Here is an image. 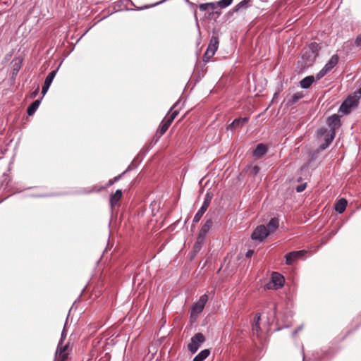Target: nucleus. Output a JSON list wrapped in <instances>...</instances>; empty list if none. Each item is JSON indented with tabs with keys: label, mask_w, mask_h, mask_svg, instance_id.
<instances>
[{
	"label": "nucleus",
	"mask_w": 361,
	"mask_h": 361,
	"mask_svg": "<svg viewBox=\"0 0 361 361\" xmlns=\"http://www.w3.org/2000/svg\"><path fill=\"white\" fill-rule=\"evenodd\" d=\"M351 332H352V331H351V330L348 331L347 332V334H345V336H348V334H350Z\"/></svg>",
	"instance_id": "nucleus-52"
},
{
	"label": "nucleus",
	"mask_w": 361,
	"mask_h": 361,
	"mask_svg": "<svg viewBox=\"0 0 361 361\" xmlns=\"http://www.w3.org/2000/svg\"><path fill=\"white\" fill-rule=\"evenodd\" d=\"M121 175H120V176H118L115 177V178H114V181L118 180L121 178Z\"/></svg>",
	"instance_id": "nucleus-48"
},
{
	"label": "nucleus",
	"mask_w": 361,
	"mask_h": 361,
	"mask_svg": "<svg viewBox=\"0 0 361 361\" xmlns=\"http://www.w3.org/2000/svg\"><path fill=\"white\" fill-rule=\"evenodd\" d=\"M264 314H267V319L269 322H274L278 321L276 304L274 302H269L264 307L263 310Z\"/></svg>",
	"instance_id": "nucleus-12"
},
{
	"label": "nucleus",
	"mask_w": 361,
	"mask_h": 361,
	"mask_svg": "<svg viewBox=\"0 0 361 361\" xmlns=\"http://www.w3.org/2000/svg\"><path fill=\"white\" fill-rule=\"evenodd\" d=\"M293 315V312L290 310L286 311L284 312V321L286 322H288V319L291 318Z\"/></svg>",
	"instance_id": "nucleus-35"
},
{
	"label": "nucleus",
	"mask_w": 361,
	"mask_h": 361,
	"mask_svg": "<svg viewBox=\"0 0 361 361\" xmlns=\"http://www.w3.org/2000/svg\"><path fill=\"white\" fill-rule=\"evenodd\" d=\"M314 81V77L313 75L307 76L300 81V86L304 89L309 88Z\"/></svg>",
	"instance_id": "nucleus-25"
},
{
	"label": "nucleus",
	"mask_w": 361,
	"mask_h": 361,
	"mask_svg": "<svg viewBox=\"0 0 361 361\" xmlns=\"http://www.w3.org/2000/svg\"><path fill=\"white\" fill-rule=\"evenodd\" d=\"M271 280L275 290L281 288L285 284L284 276L279 272L274 271L271 274Z\"/></svg>",
	"instance_id": "nucleus-15"
},
{
	"label": "nucleus",
	"mask_w": 361,
	"mask_h": 361,
	"mask_svg": "<svg viewBox=\"0 0 361 361\" xmlns=\"http://www.w3.org/2000/svg\"><path fill=\"white\" fill-rule=\"evenodd\" d=\"M259 171V167L257 166H255L254 167H252V173L255 175L257 174Z\"/></svg>",
	"instance_id": "nucleus-43"
},
{
	"label": "nucleus",
	"mask_w": 361,
	"mask_h": 361,
	"mask_svg": "<svg viewBox=\"0 0 361 361\" xmlns=\"http://www.w3.org/2000/svg\"><path fill=\"white\" fill-rule=\"evenodd\" d=\"M334 355L331 348L320 349L312 353V357L305 360V353L302 351V361H328Z\"/></svg>",
	"instance_id": "nucleus-1"
},
{
	"label": "nucleus",
	"mask_w": 361,
	"mask_h": 361,
	"mask_svg": "<svg viewBox=\"0 0 361 361\" xmlns=\"http://www.w3.org/2000/svg\"><path fill=\"white\" fill-rule=\"evenodd\" d=\"M360 96L358 92L353 96H349L340 106L339 112L345 114L349 113L352 107L357 106V100Z\"/></svg>",
	"instance_id": "nucleus-7"
},
{
	"label": "nucleus",
	"mask_w": 361,
	"mask_h": 361,
	"mask_svg": "<svg viewBox=\"0 0 361 361\" xmlns=\"http://www.w3.org/2000/svg\"><path fill=\"white\" fill-rule=\"evenodd\" d=\"M347 206V200L344 198L340 199L338 201L336 202L335 204V209L338 213L341 214L343 213Z\"/></svg>",
	"instance_id": "nucleus-23"
},
{
	"label": "nucleus",
	"mask_w": 361,
	"mask_h": 361,
	"mask_svg": "<svg viewBox=\"0 0 361 361\" xmlns=\"http://www.w3.org/2000/svg\"><path fill=\"white\" fill-rule=\"evenodd\" d=\"M102 257H101L100 259H99V260H97V263H98V262H99V261H101V259H102Z\"/></svg>",
	"instance_id": "nucleus-57"
},
{
	"label": "nucleus",
	"mask_w": 361,
	"mask_h": 361,
	"mask_svg": "<svg viewBox=\"0 0 361 361\" xmlns=\"http://www.w3.org/2000/svg\"><path fill=\"white\" fill-rule=\"evenodd\" d=\"M68 348V343L66 345H59V343H58L55 353V357H59L58 361H64L68 357V354L66 353Z\"/></svg>",
	"instance_id": "nucleus-17"
},
{
	"label": "nucleus",
	"mask_w": 361,
	"mask_h": 361,
	"mask_svg": "<svg viewBox=\"0 0 361 361\" xmlns=\"http://www.w3.org/2000/svg\"><path fill=\"white\" fill-rule=\"evenodd\" d=\"M174 119L173 117H171L170 115H167L163 121H164L166 123H168L169 126L171 124Z\"/></svg>",
	"instance_id": "nucleus-38"
},
{
	"label": "nucleus",
	"mask_w": 361,
	"mask_h": 361,
	"mask_svg": "<svg viewBox=\"0 0 361 361\" xmlns=\"http://www.w3.org/2000/svg\"><path fill=\"white\" fill-rule=\"evenodd\" d=\"M248 121L247 118H235L231 124L228 127V129L233 130V128L243 126Z\"/></svg>",
	"instance_id": "nucleus-22"
},
{
	"label": "nucleus",
	"mask_w": 361,
	"mask_h": 361,
	"mask_svg": "<svg viewBox=\"0 0 361 361\" xmlns=\"http://www.w3.org/2000/svg\"><path fill=\"white\" fill-rule=\"evenodd\" d=\"M319 45L316 42H312L310 44L309 48L302 54V59L305 61L307 66H310L316 59L318 56Z\"/></svg>",
	"instance_id": "nucleus-4"
},
{
	"label": "nucleus",
	"mask_w": 361,
	"mask_h": 361,
	"mask_svg": "<svg viewBox=\"0 0 361 361\" xmlns=\"http://www.w3.org/2000/svg\"><path fill=\"white\" fill-rule=\"evenodd\" d=\"M355 43L358 47H361V35L357 37Z\"/></svg>",
	"instance_id": "nucleus-45"
},
{
	"label": "nucleus",
	"mask_w": 361,
	"mask_h": 361,
	"mask_svg": "<svg viewBox=\"0 0 361 361\" xmlns=\"http://www.w3.org/2000/svg\"><path fill=\"white\" fill-rule=\"evenodd\" d=\"M359 326H360V325L356 326V327H355L354 329L351 330V331H352V332H353V331H355L357 329H358Z\"/></svg>",
	"instance_id": "nucleus-50"
},
{
	"label": "nucleus",
	"mask_w": 361,
	"mask_h": 361,
	"mask_svg": "<svg viewBox=\"0 0 361 361\" xmlns=\"http://www.w3.org/2000/svg\"><path fill=\"white\" fill-rule=\"evenodd\" d=\"M301 329H302V326H299L297 329L294 330L292 332L293 336H295L298 333V331H300Z\"/></svg>",
	"instance_id": "nucleus-46"
},
{
	"label": "nucleus",
	"mask_w": 361,
	"mask_h": 361,
	"mask_svg": "<svg viewBox=\"0 0 361 361\" xmlns=\"http://www.w3.org/2000/svg\"><path fill=\"white\" fill-rule=\"evenodd\" d=\"M209 228L210 227H201V229L197 238V240L195 242H199L200 244L203 245L205 236L207 233L209 232Z\"/></svg>",
	"instance_id": "nucleus-24"
},
{
	"label": "nucleus",
	"mask_w": 361,
	"mask_h": 361,
	"mask_svg": "<svg viewBox=\"0 0 361 361\" xmlns=\"http://www.w3.org/2000/svg\"><path fill=\"white\" fill-rule=\"evenodd\" d=\"M111 233V230H109V237L110 236Z\"/></svg>",
	"instance_id": "nucleus-56"
},
{
	"label": "nucleus",
	"mask_w": 361,
	"mask_h": 361,
	"mask_svg": "<svg viewBox=\"0 0 361 361\" xmlns=\"http://www.w3.org/2000/svg\"><path fill=\"white\" fill-rule=\"evenodd\" d=\"M279 227H255L251 234V239L259 243L267 238L271 233L275 232Z\"/></svg>",
	"instance_id": "nucleus-2"
},
{
	"label": "nucleus",
	"mask_w": 361,
	"mask_h": 361,
	"mask_svg": "<svg viewBox=\"0 0 361 361\" xmlns=\"http://www.w3.org/2000/svg\"><path fill=\"white\" fill-rule=\"evenodd\" d=\"M66 324H65L63 329L61 333V337H60L59 341L58 343H59V345H62L63 343V341L66 339V336H67V330L66 329Z\"/></svg>",
	"instance_id": "nucleus-31"
},
{
	"label": "nucleus",
	"mask_w": 361,
	"mask_h": 361,
	"mask_svg": "<svg viewBox=\"0 0 361 361\" xmlns=\"http://www.w3.org/2000/svg\"><path fill=\"white\" fill-rule=\"evenodd\" d=\"M326 133H327V130L326 129H324V128H322L318 132L319 135L320 137H323V136L324 137L325 143L321 145V146H320V148L322 149H326L330 145V143L332 142V140L334 138V135H335V132L334 131L329 130L328 134L325 135Z\"/></svg>",
	"instance_id": "nucleus-14"
},
{
	"label": "nucleus",
	"mask_w": 361,
	"mask_h": 361,
	"mask_svg": "<svg viewBox=\"0 0 361 361\" xmlns=\"http://www.w3.org/2000/svg\"><path fill=\"white\" fill-rule=\"evenodd\" d=\"M176 104H175L170 109V116L171 117H173V119H175V118L177 116V115L178 114V111L177 110H174L173 111V109L176 106Z\"/></svg>",
	"instance_id": "nucleus-36"
},
{
	"label": "nucleus",
	"mask_w": 361,
	"mask_h": 361,
	"mask_svg": "<svg viewBox=\"0 0 361 361\" xmlns=\"http://www.w3.org/2000/svg\"><path fill=\"white\" fill-rule=\"evenodd\" d=\"M85 290V288H84L82 290V291H81L80 294L79 295V296L78 297V298L75 300V302H74V303L73 304V306L71 307V309H72V308L73 307L74 305H75L77 302L80 301V298H81V296H82V293H84ZM71 310H70V311H71Z\"/></svg>",
	"instance_id": "nucleus-42"
},
{
	"label": "nucleus",
	"mask_w": 361,
	"mask_h": 361,
	"mask_svg": "<svg viewBox=\"0 0 361 361\" xmlns=\"http://www.w3.org/2000/svg\"><path fill=\"white\" fill-rule=\"evenodd\" d=\"M56 72H57V69L52 71L51 72H50L48 74V75L45 78L44 83L42 88V97H44L46 94V93L47 92L54 77L56 76Z\"/></svg>",
	"instance_id": "nucleus-16"
},
{
	"label": "nucleus",
	"mask_w": 361,
	"mask_h": 361,
	"mask_svg": "<svg viewBox=\"0 0 361 361\" xmlns=\"http://www.w3.org/2000/svg\"><path fill=\"white\" fill-rule=\"evenodd\" d=\"M242 256H243V255H242V254H239V255H238V259H241V257H242Z\"/></svg>",
	"instance_id": "nucleus-49"
},
{
	"label": "nucleus",
	"mask_w": 361,
	"mask_h": 361,
	"mask_svg": "<svg viewBox=\"0 0 361 361\" xmlns=\"http://www.w3.org/2000/svg\"><path fill=\"white\" fill-rule=\"evenodd\" d=\"M41 100L37 99L35 102H33L27 108V113L29 116H32L35 114V112L38 109L39 104H40Z\"/></svg>",
	"instance_id": "nucleus-27"
},
{
	"label": "nucleus",
	"mask_w": 361,
	"mask_h": 361,
	"mask_svg": "<svg viewBox=\"0 0 361 361\" xmlns=\"http://www.w3.org/2000/svg\"><path fill=\"white\" fill-rule=\"evenodd\" d=\"M207 300H208L207 294L205 293V294L202 295L200 297L199 300L192 305L190 317H192L194 314L197 315V314H200L203 311Z\"/></svg>",
	"instance_id": "nucleus-8"
},
{
	"label": "nucleus",
	"mask_w": 361,
	"mask_h": 361,
	"mask_svg": "<svg viewBox=\"0 0 361 361\" xmlns=\"http://www.w3.org/2000/svg\"><path fill=\"white\" fill-rule=\"evenodd\" d=\"M102 257H101L100 259H99V260H97V263H98V262H99V261H101V259H102Z\"/></svg>",
	"instance_id": "nucleus-58"
},
{
	"label": "nucleus",
	"mask_w": 361,
	"mask_h": 361,
	"mask_svg": "<svg viewBox=\"0 0 361 361\" xmlns=\"http://www.w3.org/2000/svg\"><path fill=\"white\" fill-rule=\"evenodd\" d=\"M219 47V39L218 37L213 36L209 42V44L207 49V51L204 55V61H207L210 58H212L216 51L217 50Z\"/></svg>",
	"instance_id": "nucleus-11"
},
{
	"label": "nucleus",
	"mask_w": 361,
	"mask_h": 361,
	"mask_svg": "<svg viewBox=\"0 0 361 361\" xmlns=\"http://www.w3.org/2000/svg\"><path fill=\"white\" fill-rule=\"evenodd\" d=\"M233 2V0H221L217 4L221 8H226L231 5Z\"/></svg>",
	"instance_id": "nucleus-32"
},
{
	"label": "nucleus",
	"mask_w": 361,
	"mask_h": 361,
	"mask_svg": "<svg viewBox=\"0 0 361 361\" xmlns=\"http://www.w3.org/2000/svg\"><path fill=\"white\" fill-rule=\"evenodd\" d=\"M260 319V314H257L255 317V326L257 329L259 328V321Z\"/></svg>",
	"instance_id": "nucleus-39"
},
{
	"label": "nucleus",
	"mask_w": 361,
	"mask_h": 361,
	"mask_svg": "<svg viewBox=\"0 0 361 361\" xmlns=\"http://www.w3.org/2000/svg\"><path fill=\"white\" fill-rule=\"evenodd\" d=\"M207 264V260H206L205 262L204 263V264L202 266V269L206 266Z\"/></svg>",
	"instance_id": "nucleus-51"
},
{
	"label": "nucleus",
	"mask_w": 361,
	"mask_h": 361,
	"mask_svg": "<svg viewBox=\"0 0 361 361\" xmlns=\"http://www.w3.org/2000/svg\"><path fill=\"white\" fill-rule=\"evenodd\" d=\"M248 1H249V0H243L242 2H240L239 4H238L235 6L236 9H238V8L245 5Z\"/></svg>",
	"instance_id": "nucleus-44"
},
{
	"label": "nucleus",
	"mask_w": 361,
	"mask_h": 361,
	"mask_svg": "<svg viewBox=\"0 0 361 361\" xmlns=\"http://www.w3.org/2000/svg\"><path fill=\"white\" fill-rule=\"evenodd\" d=\"M253 254H254L253 250H247L245 253V258H247V259L250 258Z\"/></svg>",
	"instance_id": "nucleus-41"
},
{
	"label": "nucleus",
	"mask_w": 361,
	"mask_h": 361,
	"mask_svg": "<svg viewBox=\"0 0 361 361\" xmlns=\"http://www.w3.org/2000/svg\"><path fill=\"white\" fill-rule=\"evenodd\" d=\"M210 353L211 351L209 349H204L194 357L192 361H204L209 357Z\"/></svg>",
	"instance_id": "nucleus-21"
},
{
	"label": "nucleus",
	"mask_w": 361,
	"mask_h": 361,
	"mask_svg": "<svg viewBox=\"0 0 361 361\" xmlns=\"http://www.w3.org/2000/svg\"><path fill=\"white\" fill-rule=\"evenodd\" d=\"M199 8L202 11H204L209 8L214 10L216 8V4L214 3L202 4L200 5Z\"/></svg>",
	"instance_id": "nucleus-29"
},
{
	"label": "nucleus",
	"mask_w": 361,
	"mask_h": 361,
	"mask_svg": "<svg viewBox=\"0 0 361 361\" xmlns=\"http://www.w3.org/2000/svg\"><path fill=\"white\" fill-rule=\"evenodd\" d=\"M322 228L323 227H319L318 228V230L317 231V232L320 233L321 236H320L319 239L318 240V241H319L320 243L317 246V248L314 250V252H316L320 247L324 245L330 238H331L334 235H335L338 233L339 227L334 228L328 227L325 231L322 232Z\"/></svg>",
	"instance_id": "nucleus-3"
},
{
	"label": "nucleus",
	"mask_w": 361,
	"mask_h": 361,
	"mask_svg": "<svg viewBox=\"0 0 361 361\" xmlns=\"http://www.w3.org/2000/svg\"><path fill=\"white\" fill-rule=\"evenodd\" d=\"M307 251L304 250L289 252L285 255L286 264L292 265L294 262L300 259H304L307 254Z\"/></svg>",
	"instance_id": "nucleus-9"
},
{
	"label": "nucleus",
	"mask_w": 361,
	"mask_h": 361,
	"mask_svg": "<svg viewBox=\"0 0 361 361\" xmlns=\"http://www.w3.org/2000/svg\"><path fill=\"white\" fill-rule=\"evenodd\" d=\"M211 200H212V196L209 193H207L205 195V197H204V202H203L201 208L199 209V211L196 213V214L194 216L193 221L195 223H197L199 221V220L201 219V217L202 216L204 213L207 209Z\"/></svg>",
	"instance_id": "nucleus-13"
},
{
	"label": "nucleus",
	"mask_w": 361,
	"mask_h": 361,
	"mask_svg": "<svg viewBox=\"0 0 361 361\" xmlns=\"http://www.w3.org/2000/svg\"><path fill=\"white\" fill-rule=\"evenodd\" d=\"M38 91H39V88L37 87L36 89V90L32 93V97H35L37 94Z\"/></svg>",
	"instance_id": "nucleus-47"
},
{
	"label": "nucleus",
	"mask_w": 361,
	"mask_h": 361,
	"mask_svg": "<svg viewBox=\"0 0 361 361\" xmlns=\"http://www.w3.org/2000/svg\"><path fill=\"white\" fill-rule=\"evenodd\" d=\"M169 126H170L168 123H166L164 121H162L159 128L158 129V133H159L160 135H164Z\"/></svg>",
	"instance_id": "nucleus-30"
},
{
	"label": "nucleus",
	"mask_w": 361,
	"mask_h": 361,
	"mask_svg": "<svg viewBox=\"0 0 361 361\" xmlns=\"http://www.w3.org/2000/svg\"><path fill=\"white\" fill-rule=\"evenodd\" d=\"M161 208V202L153 201L150 204V209L152 214V218L149 221V224L152 225L164 224V219L162 214H159Z\"/></svg>",
	"instance_id": "nucleus-5"
},
{
	"label": "nucleus",
	"mask_w": 361,
	"mask_h": 361,
	"mask_svg": "<svg viewBox=\"0 0 361 361\" xmlns=\"http://www.w3.org/2000/svg\"><path fill=\"white\" fill-rule=\"evenodd\" d=\"M176 104H175L170 109V116L171 117H173V119H175V118L177 116V115L178 114V111L177 110H174L173 111V109L176 106Z\"/></svg>",
	"instance_id": "nucleus-37"
},
{
	"label": "nucleus",
	"mask_w": 361,
	"mask_h": 361,
	"mask_svg": "<svg viewBox=\"0 0 361 361\" xmlns=\"http://www.w3.org/2000/svg\"><path fill=\"white\" fill-rule=\"evenodd\" d=\"M302 93H295L291 96V97L288 101V104L292 105L296 103L302 97Z\"/></svg>",
	"instance_id": "nucleus-28"
},
{
	"label": "nucleus",
	"mask_w": 361,
	"mask_h": 361,
	"mask_svg": "<svg viewBox=\"0 0 361 361\" xmlns=\"http://www.w3.org/2000/svg\"><path fill=\"white\" fill-rule=\"evenodd\" d=\"M328 125L330 128L329 130H333L335 132V130L340 126V118L339 116L336 114H334L329 117L327 120Z\"/></svg>",
	"instance_id": "nucleus-18"
},
{
	"label": "nucleus",
	"mask_w": 361,
	"mask_h": 361,
	"mask_svg": "<svg viewBox=\"0 0 361 361\" xmlns=\"http://www.w3.org/2000/svg\"><path fill=\"white\" fill-rule=\"evenodd\" d=\"M111 247H112V245L110 247V243H109V240L108 243H107V245H106V247L105 250L103 251L102 257H106V258H108L107 255L109 253V251L111 250Z\"/></svg>",
	"instance_id": "nucleus-34"
},
{
	"label": "nucleus",
	"mask_w": 361,
	"mask_h": 361,
	"mask_svg": "<svg viewBox=\"0 0 361 361\" xmlns=\"http://www.w3.org/2000/svg\"><path fill=\"white\" fill-rule=\"evenodd\" d=\"M338 62V56L333 55L324 67L317 74V80L323 78L328 72H329Z\"/></svg>",
	"instance_id": "nucleus-10"
},
{
	"label": "nucleus",
	"mask_w": 361,
	"mask_h": 361,
	"mask_svg": "<svg viewBox=\"0 0 361 361\" xmlns=\"http://www.w3.org/2000/svg\"><path fill=\"white\" fill-rule=\"evenodd\" d=\"M305 187L306 184H301L296 188V190L298 192H301L305 189Z\"/></svg>",
	"instance_id": "nucleus-40"
},
{
	"label": "nucleus",
	"mask_w": 361,
	"mask_h": 361,
	"mask_svg": "<svg viewBox=\"0 0 361 361\" xmlns=\"http://www.w3.org/2000/svg\"><path fill=\"white\" fill-rule=\"evenodd\" d=\"M358 93L360 95H361V88L358 90Z\"/></svg>",
	"instance_id": "nucleus-54"
},
{
	"label": "nucleus",
	"mask_w": 361,
	"mask_h": 361,
	"mask_svg": "<svg viewBox=\"0 0 361 361\" xmlns=\"http://www.w3.org/2000/svg\"><path fill=\"white\" fill-rule=\"evenodd\" d=\"M267 152V147L262 144H259L254 151V155L256 157H262Z\"/></svg>",
	"instance_id": "nucleus-26"
},
{
	"label": "nucleus",
	"mask_w": 361,
	"mask_h": 361,
	"mask_svg": "<svg viewBox=\"0 0 361 361\" xmlns=\"http://www.w3.org/2000/svg\"><path fill=\"white\" fill-rule=\"evenodd\" d=\"M122 196L121 190H117L114 194H113L110 197V204L111 208H114L118 201L121 200Z\"/></svg>",
	"instance_id": "nucleus-20"
},
{
	"label": "nucleus",
	"mask_w": 361,
	"mask_h": 361,
	"mask_svg": "<svg viewBox=\"0 0 361 361\" xmlns=\"http://www.w3.org/2000/svg\"><path fill=\"white\" fill-rule=\"evenodd\" d=\"M203 245L200 244L199 242H195L192 250L189 252V259L190 261H192L195 257L197 256V253L202 249Z\"/></svg>",
	"instance_id": "nucleus-19"
},
{
	"label": "nucleus",
	"mask_w": 361,
	"mask_h": 361,
	"mask_svg": "<svg viewBox=\"0 0 361 361\" xmlns=\"http://www.w3.org/2000/svg\"><path fill=\"white\" fill-rule=\"evenodd\" d=\"M114 182V180H109V185L112 184Z\"/></svg>",
	"instance_id": "nucleus-53"
},
{
	"label": "nucleus",
	"mask_w": 361,
	"mask_h": 361,
	"mask_svg": "<svg viewBox=\"0 0 361 361\" xmlns=\"http://www.w3.org/2000/svg\"><path fill=\"white\" fill-rule=\"evenodd\" d=\"M266 288H267V289H269V288H270V287L269 286V284H267V285H266Z\"/></svg>",
	"instance_id": "nucleus-55"
},
{
	"label": "nucleus",
	"mask_w": 361,
	"mask_h": 361,
	"mask_svg": "<svg viewBox=\"0 0 361 361\" xmlns=\"http://www.w3.org/2000/svg\"><path fill=\"white\" fill-rule=\"evenodd\" d=\"M279 219L276 217L271 218L267 226H279Z\"/></svg>",
	"instance_id": "nucleus-33"
},
{
	"label": "nucleus",
	"mask_w": 361,
	"mask_h": 361,
	"mask_svg": "<svg viewBox=\"0 0 361 361\" xmlns=\"http://www.w3.org/2000/svg\"><path fill=\"white\" fill-rule=\"evenodd\" d=\"M206 341V338L202 333L199 332L195 334L190 338V342L188 344V350L191 354H195L199 350L202 343Z\"/></svg>",
	"instance_id": "nucleus-6"
}]
</instances>
